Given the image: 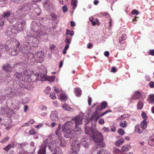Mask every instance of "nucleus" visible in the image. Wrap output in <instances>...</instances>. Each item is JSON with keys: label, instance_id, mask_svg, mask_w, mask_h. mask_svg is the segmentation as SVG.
<instances>
[{"label": "nucleus", "instance_id": "nucleus-1", "mask_svg": "<svg viewBox=\"0 0 154 154\" xmlns=\"http://www.w3.org/2000/svg\"><path fill=\"white\" fill-rule=\"evenodd\" d=\"M83 118V116L80 115L72 119V120L74 121L75 122V128L73 131H72V130L74 123L72 121L68 122L62 126V130L65 137H70L72 139L79 137L82 130L78 126L82 123Z\"/></svg>", "mask_w": 154, "mask_h": 154}, {"label": "nucleus", "instance_id": "nucleus-2", "mask_svg": "<svg viewBox=\"0 0 154 154\" xmlns=\"http://www.w3.org/2000/svg\"><path fill=\"white\" fill-rule=\"evenodd\" d=\"M8 43L12 44L14 46V50L12 51L9 52V54L12 56L16 55L18 54V52L20 51L21 53L24 54L25 57L28 59H31L34 56L33 54L30 52L31 48L29 45H27V43L23 44L21 45V47H20V42L16 39L11 38L9 40Z\"/></svg>", "mask_w": 154, "mask_h": 154}, {"label": "nucleus", "instance_id": "nucleus-3", "mask_svg": "<svg viewBox=\"0 0 154 154\" xmlns=\"http://www.w3.org/2000/svg\"><path fill=\"white\" fill-rule=\"evenodd\" d=\"M85 132L86 134L89 135L95 143H97L100 147L105 146V144L103 142V137L100 132L95 131L90 127H85Z\"/></svg>", "mask_w": 154, "mask_h": 154}, {"label": "nucleus", "instance_id": "nucleus-4", "mask_svg": "<svg viewBox=\"0 0 154 154\" xmlns=\"http://www.w3.org/2000/svg\"><path fill=\"white\" fill-rule=\"evenodd\" d=\"M13 90L9 88L7 89H2L1 91V95L0 96V103L3 101L5 99V97H13L16 96H20L22 95V89Z\"/></svg>", "mask_w": 154, "mask_h": 154}, {"label": "nucleus", "instance_id": "nucleus-5", "mask_svg": "<svg viewBox=\"0 0 154 154\" xmlns=\"http://www.w3.org/2000/svg\"><path fill=\"white\" fill-rule=\"evenodd\" d=\"M59 127L56 131V135L58 136V138L56 140L52 141L48 144L49 149L51 151L55 150L56 148L60 146L64 147L66 144V142L62 138V135L59 133Z\"/></svg>", "mask_w": 154, "mask_h": 154}, {"label": "nucleus", "instance_id": "nucleus-6", "mask_svg": "<svg viewBox=\"0 0 154 154\" xmlns=\"http://www.w3.org/2000/svg\"><path fill=\"white\" fill-rule=\"evenodd\" d=\"M31 30L34 32V34L39 37L48 38L47 34L44 31L41 29V26H39L37 23L35 21H33L31 24Z\"/></svg>", "mask_w": 154, "mask_h": 154}, {"label": "nucleus", "instance_id": "nucleus-7", "mask_svg": "<svg viewBox=\"0 0 154 154\" xmlns=\"http://www.w3.org/2000/svg\"><path fill=\"white\" fill-rule=\"evenodd\" d=\"M31 72L29 70H25L21 73L16 72L14 73V76L20 80L24 82H30L32 81L31 74Z\"/></svg>", "mask_w": 154, "mask_h": 154}, {"label": "nucleus", "instance_id": "nucleus-8", "mask_svg": "<svg viewBox=\"0 0 154 154\" xmlns=\"http://www.w3.org/2000/svg\"><path fill=\"white\" fill-rule=\"evenodd\" d=\"M33 73L35 76V80H39L43 81H46L50 82L54 81L55 77L54 76H48L46 74L40 73L39 75L36 72H34Z\"/></svg>", "mask_w": 154, "mask_h": 154}, {"label": "nucleus", "instance_id": "nucleus-9", "mask_svg": "<svg viewBox=\"0 0 154 154\" xmlns=\"http://www.w3.org/2000/svg\"><path fill=\"white\" fill-rule=\"evenodd\" d=\"M24 40L27 41V44L32 47L37 46L39 43V41L35 36H27L24 38Z\"/></svg>", "mask_w": 154, "mask_h": 154}, {"label": "nucleus", "instance_id": "nucleus-10", "mask_svg": "<svg viewBox=\"0 0 154 154\" xmlns=\"http://www.w3.org/2000/svg\"><path fill=\"white\" fill-rule=\"evenodd\" d=\"M9 39L7 42V44H9L8 45H6L4 43H0V50L2 52L5 53L7 51H8L9 54V52L12 51L14 50V46L12 44H10V43H8V41L10 40Z\"/></svg>", "mask_w": 154, "mask_h": 154}, {"label": "nucleus", "instance_id": "nucleus-11", "mask_svg": "<svg viewBox=\"0 0 154 154\" xmlns=\"http://www.w3.org/2000/svg\"><path fill=\"white\" fill-rule=\"evenodd\" d=\"M80 143L78 140H75L72 142L71 145V149L72 152H78L79 151L80 147Z\"/></svg>", "mask_w": 154, "mask_h": 154}, {"label": "nucleus", "instance_id": "nucleus-12", "mask_svg": "<svg viewBox=\"0 0 154 154\" xmlns=\"http://www.w3.org/2000/svg\"><path fill=\"white\" fill-rule=\"evenodd\" d=\"M48 142L49 140L48 139H46L44 141L43 143L38 152V154H46V147L47 145L48 146V144H49Z\"/></svg>", "mask_w": 154, "mask_h": 154}, {"label": "nucleus", "instance_id": "nucleus-13", "mask_svg": "<svg viewBox=\"0 0 154 154\" xmlns=\"http://www.w3.org/2000/svg\"><path fill=\"white\" fill-rule=\"evenodd\" d=\"M11 83L13 82V86L14 88L22 89L25 87V86L21 82L18 80H14V81H11Z\"/></svg>", "mask_w": 154, "mask_h": 154}, {"label": "nucleus", "instance_id": "nucleus-14", "mask_svg": "<svg viewBox=\"0 0 154 154\" xmlns=\"http://www.w3.org/2000/svg\"><path fill=\"white\" fill-rule=\"evenodd\" d=\"M44 54V53L42 51H39L36 53L35 54H33L34 56L31 59H33L34 58L36 60H38L39 61H41L42 60Z\"/></svg>", "mask_w": 154, "mask_h": 154}, {"label": "nucleus", "instance_id": "nucleus-15", "mask_svg": "<svg viewBox=\"0 0 154 154\" xmlns=\"http://www.w3.org/2000/svg\"><path fill=\"white\" fill-rule=\"evenodd\" d=\"M11 14V13L9 11H7L4 12L2 16V17H0V25L2 26L4 23V18H8L10 17Z\"/></svg>", "mask_w": 154, "mask_h": 154}, {"label": "nucleus", "instance_id": "nucleus-16", "mask_svg": "<svg viewBox=\"0 0 154 154\" xmlns=\"http://www.w3.org/2000/svg\"><path fill=\"white\" fill-rule=\"evenodd\" d=\"M16 33L15 29H14L12 26L8 27L6 31V34L10 36H13L14 34Z\"/></svg>", "mask_w": 154, "mask_h": 154}, {"label": "nucleus", "instance_id": "nucleus-17", "mask_svg": "<svg viewBox=\"0 0 154 154\" xmlns=\"http://www.w3.org/2000/svg\"><path fill=\"white\" fill-rule=\"evenodd\" d=\"M145 95L142 94L139 91H137L134 93L133 97L132 98L131 100H136L141 97L142 99H144L146 97Z\"/></svg>", "mask_w": 154, "mask_h": 154}, {"label": "nucleus", "instance_id": "nucleus-18", "mask_svg": "<svg viewBox=\"0 0 154 154\" xmlns=\"http://www.w3.org/2000/svg\"><path fill=\"white\" fill-rule=\"evenodd\" d=\"M82 145L85 148H88L90 143L89 140L85 138H82L81 141Z\"/></svg>", "mask_w": 154, "mask_h": 154}, {"label": "nucleus", "instance_id": "nucleus-19", "mask_svg": "<svg viewBox=\"0 0 154 154\" xmlns=\"http://www.w3.org/2000/svg\"><path fill=\"white\" fill-rule=\"evenodd\" d=\"M58 112L56 111H52L51 112L50 115V117L52 121H56L58 120Z\"/></svg>", "mask_w": 154, "mask_h": 154}, {"label": "nucleus", "instance_id": "nucleus-20", "mask_svg": "<svg viewBox=\"0 0 154 154\" xmlns=\"http://www.w3.org/2000/svg\"><path fill=\"white\" fill-rule=\"evenodd\" d=\"M3 69L8 72H11L12 70V67L10 65L8 64H6L3 65L2 66Z\"/></svg>", "mask_w": 154, "mask_h": 154}, {"label": "nucleus", "instance_id": "nucleus-21", "mask_svg": "<svg viewBox=\"0 0 154 154\" xmlns=\"http://www.w3.org/2000/svg\"><path fill=\"white\" fill-rule=\"evenodd\" d=\"M1 110L2 113L6 114L9 113L11 111V109L8 108L7 106H5L4 108L3 107H2Z\"/></svg>", "mask_w": 154, "mask_h": 154}, {"label": "nucleus", "instance_id": "nucleus-22", "mask_svg": "<svg viewBox=\"0 0 154 154\" xmlns=\"http://www.w3.org/2000/svg\"><path fill=\"white\" fill-rule=\"evenodd\" d=\"M28 8L26 7L25 5H23L18 8V10L17 11V12L19 13L20 12L25 11Z\"/></svg>", "mask_w": 154, "mask_h": 154}, {"label": "nucleus", "instance_id": "nucleus-23", "mask_svg": "<svg viewBox=\"0 0 154 154\" xmlns=\"http://www.w3.org/2000/svg\"><path fill=\"white\" fill-rule=\"evenodd\" d=\"M148 101L151 105L154 104V94H150L149 96Z\"/></svg>", "mask_w": 154, "mask_h": 154}, {"label": "nucleus", "instance_id": "nucleus-24", "mask_svg": "<svg viewBox=\"0 0 154 154\" xmlns=\"http://www.w3.org/2000/svg\"><path fill=\"white\" fill-rule=\"evenodd\" d=\"M148 122L145 120L142 121L140 123L141 128L143 129H145L147 127Z\"/></svg>", "mask_w": 154, "mask_h": 154}, {"label": "nucleus", "instance_id": "nucleus-25", "mask_svg": "<svg viewBox=\"0 0 154 154\" xmlns=\"http://www.w3.org/2000/svg\"><path fill=\"white\" fill-rule=\"evenodd\" d=\"M11 122L10 119H6L5 120H3L2 121V125H4L5 126L8 125H10L11 124Z\"/></svg>", "mask_w": 154, "mask_h": 154}, {"label": "nucleus", "instance_id": "nucleus-26", "mask_svg": "<svg viewBox=\"0 0 154 154\" xmlns=\"http://www.w3.org/2000/svg\"><path fill=\"white\" fill-rule=\"evenodd\" d=\"M75 94L77 96H79L82 94L81 89L79 88H75L74 90Z\"/></svg>", "mask_w": 154, "mask_h": 154}, {"label": "nucleus", "instance_id": "nucleus-27", "mask_svg": "<svg viewBox=\"0 0 154 154\" xmlns=\"http://www.w3.org/2000/svg\"><path fill=\"white\" fill-rule=\"evenodd\" d=\"M107 103L106 102L104 101L102 102L100 105V108H99V107H98L97 108V110H101L102 109L105 108L107 106Z\"/></svg>", "mask_w": 154, "mask_h": 154}, {"label": "nucleus", "instance_id": "nucleus-28", "mask_svg": "<svg viewBox=\"0 0 154 154\" xmlns=\"http://www.w3.org/2000/svg\"><path fill=\"white\" fill-rule=\"evenodd\" d=\"M131 148V146L129 144H128L124 146L122 148V150L123 152L128 150Z\"/></svg>", "mask_w": 154, "mask_h": 154}, {"label": "nucleus", "instance_id": "nucleus-29", "mask_svg": "<svg viewBox=\"0 0 154 154\" xmlns=\"http://www.w3.org/2000/svg\"><path fill=\"white\" fill-rule=\"evenodd\" d=\"M148 144L151 146L154 145V136L150 137L148 140Z\"/></svg>", "mask_w": 154, "mask_h": 154}, {"label": "nucleus", "instance_id": "nucleus-30", "mask_svg": "<svg viewBox=\"0 0 154 154\" xmlns=\"http://www.w3.org/2000/svg\"><path fill=\"white\" fill-rule=\"evenodd\" d=\"M119 125L121 127L126 128L128 125L127 122L125 121H122L120 122Z\"/></svg>", "mask_w": 154, "mask_h": 154}, {"label": "nucleus", "instance_id": "nucleus-31", "mask_svg": "<svg viewBox=\"0 0 154 154\" xmlns=\"http://www.w3.org/2000/svg\"><path fill=\"white\" fill-rule=\"evenodd\" d=\"M63 108L66 110L72 111L73 109L69 106L66 104H64L62 106Z\"/></svg>", "mask_w": 154, "mask_h": 154}, {"label": "nucleus", "instance_id": "nucleus-32", "mask_svg": "<svg viewBox=\"0 0 154 154\" xmlns=\"http://www.w3.org/2000/svg\"><path fill=\"white\" fill-rule=\"evenodd\" d=\"M77 3L78 1L77 0H72L71 5L74 10L76 7Z\"/></svg>", "mask_w": 154, "mask_h": 154}, {"label": "nucleus", "instance_id": "nucleus-33", "mask_svg": "<svg viewBox=\"0 0 154 154\" xmlns=\"http://www.w3.org/2000/svg\"><path fill=\"white\" fill-rule=\"evenodd\" d=\"M34 122V120L33 119H30L29 122L26 123L25 125H22V127H25V126H28L31 125Z\"/></svg>", "mask_w": 154, "mask_h": 154}, {"label": "nucleus", "instance_id": "nucleus-34", "mask_svg": "<svg viewBox=\"0 0 154 154\" xmlns=\"http://www.w3.org/2000/svg\"><path fill=\"white\" fill-rule=\"evenodd\" d=\"M124 140L123 139H122L117 141L116 142L115 144L117 146H119L120 145L122 144L124 142Z\"/></svg>", "mask_w": 154, "mask_h": 154}, {"label": "nucleus", "instance_id": "nucleus-35", "mask_svg": "<svg viewBox=\"0 0 154 154\" xmlns=\"http://www.w3.org/2000/svg\"><path fill=\"white\" fill-rule=\"evenodd\" d=\"M134 131L136 132H137L139 134L142 133V131L140 130L139 126L137 124L135 125L134 127Z\"/></svg>", "mask_w": 154, "mask_h": 154}, {"label": "nucleus", "instance_id": "nucleus-36", "mask_svg": "<svg viewBox=\"0 0 154 154\" xmlns=\"http://www.w3.org/2000/svg\"><path fill=\"white\" fill-rule=\"evenodd\" d=\"M126 38V35L125 34H123L122 37H121L120 40L119 42L121 44L123 43V42L124 41Z\"/></svg>", "mask_w": 154, "mask_h": 154}, {"label": "nucleus", "instance_id": "nucleus-37", "mask_svg": "<svg viewBox=\"0 0 154 154\" xmlns=\"http://www.w3.org/2000/svg\"><path fill=\"white\" fill-rule=\"evenodd\" d=\"M143 104L140 101L138 102L137 104V109H142L143 107Z\"/></svg>", "mask_w": 154, "mask_h": 154}, {"label": "nucleus", "instance_id": "nucleus-38", "mask_svg": "<svg viewBox=\"0 0 154 154\" xmlns=\"http://www.w3.org/2000/svg\"><path fill=\"white\" fill-rule=\"evenodd\" d=\"M50 97L53 100H55L57 98L55 95V94L54 92H51L50 94Z\"/></svg>", "mask_w": 154, "mask_h": 154}, {"label": "nucleus", "instance_id": "nucleus-39", "mask_svg": "<svg viewBox=\"0 0 154 154\" xmlns=\"http://www.w3.org/2000/svg\"><path fill=\"white\" fill-rule=\"evenodd\" d=\"M17 27V31L18 32L22 30V29H23L25 28L24 26H23L20 23V22H19V26Z\"/></svg>", "mask_w": 154, "mask_h": 154}, {"label": "nucleus", "instance_id": "nucleus-40", "mask_svg": "<svg viewBox=\"0 0 154 154\" xmlns=\"http://www.w3.org/2000/svg\"><path fill=\"white\" fill-rule=\"evenodd\" d=\"M54 90L57 93H61L62 91L61 89L56 87H54Z\"/></svg>", "mask_w": 154, "mask_h": 154}, {"label": "nucleus", "instance_id": "nucleus-41", "mask_svg": "<svg viewBox=\"0 0 154 154\" xmlns=\"http://www.w3.org/2000/svg\"><path fill=\"white\" fill-rule=\"evenodd\" d=\"M97 110H97V109L94 112H93V114H92V115L91 116V120L94 119L96 116H97Z\"/></svg>", "mask_w": 154, "mask_h": 154}, {"label": "nucleus", "instance_id": "nucleus-42", "mask_svg": "<svg viewBox=\"0 0 154 154\" xmlns=\"http://www.w3.org/2000/svg\"><path fill=\"white\" fill-rule=\"evenodd\" d=\"M114 154H121V151L120 150L117 149H114L113 151Z\"/></svg>", "mask_w": 154, "mask_h": 154}, {"label": "nucleus", "instance_id": "nucleus-43", "mask_svg": "<svg viewBox=\"0 0 154 154\" xmlns=\"http://www.w3.org/2000/svg\"><path fill=\"white\" fill-rule=\"evenodd\" d=\"M141 116L143 119V120L146 121L147 117L145 113L144 112H143L141 113Z\"/></svg>", "mask_w": 154, "mask_h": 154}, {"label": "nucleus", "instance_id": "nucleus-44", "mask_svg": "<svg viewBox=\"0 0 154 154\" xmlns=\"http://www.w3.org/2000/svg\"><path fill=\"white\" fill-rule=\"evenodd\" d=\"M51 91V88L49 87H47L44 91V92L45 94H48Z\"/></svg>", "mask_w": 154, "mask_h": 154}, {"label": "nucleus", "instance_id": "nucleus-45", "mask_svg": "<svg viewBox=\"0 0 154 154\" xmlns=\"http://www.w3.org/2000/svg\"><path fill=\"white\" fill-rule=\"evenodd\" d=\"M9 139V137L8 136H6L3 139L0 141V142L2 143H4Z\"/></svg>", "mask_w": 154, "mask_h": 154}, {"label": "nucleus", "instance_id": "nucleus-46", "mask_svg": "<svg viewBox=\"0 0 154 154\" xmlns=\"http://www.w3.org/2000/svg\"><path fill=\"white\" fill-rule=\"evenodd\" d=\"M12 146L10 144H9L6 147L4 148V149L5 151H8L11 147Z\"/></svg>", "mask_w": 154, "mask_h": 154}, {"label": "nucleus", "instance_id": "nucleus-47", "mask_svg": "<svg viewBox=\"0 0 154 154\" xmlns=\"http://www.w3.org/2000/svg\"><path fill=\"white\" fill-rule=\"evenodd\" d=\"M65 42L66 43V45H69V44L71 42V40L70 38L66 37Z\"/></svg>", "mask_w": 154, "mask_h": 154}, {"label": "nucleus", "instance_id": "nucleus-48", "mask_svg": "<svg viewBox=\"0 0 154 154\" xmlns=\"http://www.w3.org/2000/svg\"><path fill=\"white\" fill-rule=\"evenodd\" d=\"M19 26V22H17L13 26H12V27L14 28V29H15V31L16 32H18L17 31V27H18Z\"/></svg>", "mask_w": 154, "mask_h": 154}, {"label": "nucleus", "instance_id": "nucleus-49", "mask_svg": "<svg viewBox=\"0 0 154 154\" xmlns=\"http://www.w3.org/2000/svg\"><path fill=\"white\" fill-rule=\"evenodd\" d=\"M118 133L120 135L122 136L125 133V132L121 128H120L119 129L118 131Z\"/></svg>", "mask_w": 154, "mask_h": 154}, {"label": "nucleus", "instance_id": "nucleus-50", "mask_svg": "<svg viewBox=\"0 0 154 154\" xmlns=\"http://www.w3.org/2000/svg\"><path fill=\"white\" fill-rule=\"evenodd\" d=\"M60 98L62 100H64L66 98V96L65 94H60Z\"/></svg>", "mask_w": 154, "mask_h": 154}, {"label": "nucleus", "instance_id": "nucleus-51", "mask_svg": "<svg viewBox=\"0 0 154 154\" xmlns=\"http://www.w3.org/2000/svg\"><path fill=\"white\" fill-rule=\"evenodd\" d=\"M66 32L67 34L70 35L71 36H72L74 35V32L73 31L67 30Z\"/></svg>", "mask_w": 154, "mask_h": 154}, {"label": "nucleus", "instance_id": "nucleus-52", "mask_svg": "<svg viewBox=\"0 0 154 154\" xmlns=\"http://www.w3.org/2000/svg\"><path fill=\"white\" fill-rule=\"evenodd\" d=\"M127 117V116L125 114H124L120 116L118 119V120H121V119H123L124 118H126Z\"/></svg>", "mask_w": 154, "mask_h": 154}, {"label": "nucleus", "instance_id": "nucleus-53", "mask_svg": "<svg viewBox=\"0 0 154 154\" xmlns=\"http://www.w3.org/2000/svg\"><path fill=\"white\" fill-rule=\"evenodd\" d=\"M97 154H111L108 151H105L104 152L100 151L97 153Z\"/></svg>", "mask_w": 154, "mask_h": 154}, {"label": "nucleus", "instance_id": "nucleus-54", "mask_svg": "<svg viewBox=\"0 0 154 154\" xmlns=\"http://www.w3.org/2000/svg\"><path fill=\"white\" fill-rule=\"evenodd\" d=\"M149 87L151 88H154V82L153 81H151L149 82Z\"/></svg>", "mask_w": 154, "mask_h": 154}, {"label": "nucleus", "instance_id": "nucleus-55", "mask_svg": "<svg viewBox=\"0 0 154 154\" xmlns=\"http://www.w3.org/2000/svg\"><path fill=\"white\" fill-rule=\"evenodd\" d=\"M104 121L103 118H100L99 119L98 123L99 124L102 125L104 123Z\"/></svg>", "mask_w": 154, "mask_h": 154}, {"label": "nucleus", "instance_id": "nucleus-56", "mask_svg": "<svg viewBox=\"0 0 154 154\" xmlns=\"http://www.w3.org/2000/svg\"><path fill=\"white\" fill-rule=\"evenodd\" d=\"M102 130L104 132H108L110 131V130L108 128L104 127L102 128Z\"/></svg>", "mask_w": 154, "mask_h": 154}, {"label": "nucleus", "instance_id": "nucleus-57", "mask_svg": "<svg viewBox=\"0 0 154 154\" xmlns=\"http://www.w3.org/2000/svg\"><path fill=\"white\" fill-rule=\"evenodd\" d=\"M47 1H48V0H46V1H45L44 2V7L45 8H48L49 6V5L47 3Z\"/></svg>", "mask_w": 154, "mask_h": 154}, {"label": "nucleus", "instance_id": "nucleus-58", "mask_svg": "<svg viewBox=\"0 0 154 154\" xmlns=\"http://www.w3.org/2000/svg\"><path fill=\"white\" fill-rule=\"evenodd\" d=\"M111 111V110H107V111H105V112H103V113H101L100 114L101 115L99 117H101L103 116H104V115H105V114H106L108 112H110Z\"/></svg>", "mask_w": 154, "mask_h": 154}, {"label": "nucleus", "instance_id": "nucleus-59", "mask_svg": "<svg viewBox=\"0 0 154 154\" xmlns=\"http://www.w3.org/2000/svg\"><path fill=\"white\" fill-rule=\"evenodd\" d=\"M149 54L154 56V49L150 50L149 51Z\"/></svg>", "mask_w": 154, "mask_h": 154}, {"label": "nucleus", "instance_id": "nucleus-60", "mask_svg": "<svg viewBox=\"0 0 154 154\" xmlns=\"http://www.w3.org/2000/svg\"><path fill=\"white\" fill-rule=\"evenodd\" d=\"M131 14L132 15L134 14H136V15H137L138 14L137 11L136 9L133 10L131 12Z\"/></svg>", "mask_w": 154, "mask_h": 154}, {"label": "nucleus", "instance_id": "nucleus-61", "mask_svg": "<svg viewBox=\"0 0 154 154\" xmlns=\"http://www.w3.org/2000/svg\"><path fill=\"white\" fill-rule=\"evenodd\" d=\"M56 149H55V150H54L53 151H55V152L54 153H55L56 154H62V152L61 150H59L57 151V150H56Z\"/></svg>", "mask_w": 154, "mask_h": 154}, {"label": "nucleus", "instance_id": "nucleus-62", "mask_svg": "<svg viewBox=\"0 0 154 154\" xmlns=\"http://www.w3.org/2000/svg\"><path fill=\"white\" fill-rule=\"evenodd\" d=\"M62 9L64 12H65L67 11V6H64L62 7Z\"/></svg>", "mask_w": 154, "mask_h": 154}, {"label": "nucleus", "instance_id": "nucleus-63", "mask_svg": "<svg viewBox=\"0 0 154 154\" xmlns=\"http://www.w3.org/2000/svg\"><path fill=\"white\" fill-rule=\"evenodd\" d=\"M43 126V124H39L37 125H36L35 127L37 129H39L40 128H41Z\"/></svg>", "mask_w": 154, "mask_h": 154}, {"label": "nucleus", "instance_id": "nucleus-64", "mask_svg": "<svg viewBox=\"0 0 154 154\" xmlns=\"http://www.w3.org/2000/svg\"><path fill=\"white\" fill-rule=\"evenodd\" d=\"M92 102V99L91 97H88V104L89 106H90L91 105V103Z\"/></svg>", "mask_w": 154, "mask_h": 154}]
</instances>
